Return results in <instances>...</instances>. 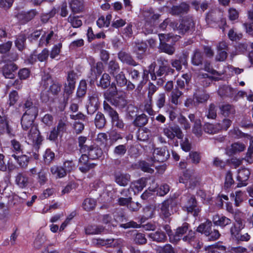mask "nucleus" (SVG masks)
I'll list each match as a JSON object with an SVG mask.
<instances>
[{
  "instance_id": "obj_1",
  "label": "nucleus",
  "mask_w": 253,
  "mask_h": 253,
  "mask_svg": "<svg viewBox=\"0 0 253 253\" xmlns=\"http://www.w3.org/2000/svg\"><path fill=\"white\" fill-rule=\"evenodd\" d=\"M38 114V109L33 107L25 111L21 119V125L23 130L28 131L27 139L29 143L39 144L42 141L37 126L33 124L34 120Z\"/></svg>"
},
{
  "instance_id": "obj_2",
  "label": "nucleus",
  "mask_w": 253,
  "mask_h": 253,
  "mask_svg": "<svg viewBox=\"0 0 253 253\" xmlns=\"http://www.w3.org/2000/svg\"><path fill=\"white\" fill-rule=\"evenodd\" d=\"M42 84L45 88H47L49 85L48 89L49 94L52 95L57 94L61 90V85L58 83L52 82L49 75L42 77ZM45 92L44 91H42L41 95V99L44 102H46L48 100L49 97V94H45Z\"/></svg>"
},
{
  "instance_id": "obj_3",
  "label": "nucleus",
  "mask_w": 253,
  "mask_h": 253,
  "mask_svg": "<svg viewBox=\"0 0 253 253\" xmlns=\"http://www.w3.org/2000/svg\"><path fill=\"white\" fill-rule=\"evenodd\" d=\"M189 225L187 223H184L181 226L177 228L175 234L173 235V242L179 241L185 234H187L183 237V240L185 242H190L195 237V232L189 228Z\"/></svg>"
},
{
  "instance_id": "obj_4",
  "label": "nucleus",
  "mask_w": 253,
  "mask_h": 253,
  "mask_svg": "<svg viewBox=\"0 0 253 253\" xmlns=\"http://www.w3.org/2000/svg\"><path fill=\"white\" fill-rule=\"evenodd\" d=\"M146 23L144 25V29L148 33H151L153 32L152 27L155 22L160 17V14L155 13L152 8L146 9L142 12Z\"/></svg>"
},
{
  "instance_id": "obj_5",
  "label": "nucleus",
  "mask_w": 253,
  "mask_h": 253,
  "mask_svg": "<svg viewBox=\"0 0 253 253\" xmlns=\"http://www.w3.org/2000/svg\"><path fill=\"white\" fill-rule=\"evenodd\" d=\"M182 201L184 203L183 208L184 211L191 213L195 216L198 215L200 210L197 206V202L193 196L189 195L183 197Z\"/></svg>"
},
{
  "instance_id": "obj_6",
  "label": "nucleus",
  "mask_w": 253,
  "mask_h": 253,
  "mask_svg": "<svg viewBox=\"0 0 253 253\" xmlns=\"http://www.w3.org/2000/svg\"><path fill=\"white\" fill-rule=\"evenodd\" d=\"M175 205V202L172 199L164 201L160 205V216L163 218H169L173 213L172 208Z\"/></svg>"
},
{
  "instance_id": "obj_7",
  "label": "nucleus",
  "mask_w": 253,
  "mask_h": 253,
  "mask_svg": "<svg viewBox=\"0 0 253 253\" xmlns=\"http://www.w3.org/2000/svg\"><path fill=\"white\" fill-rule=\"evenodd\" d=\"M104 109L105 112L107 113L112 119L113 125L119 128H122L124 126L123 121L120 119L117 112L114 110L107 103H104Z\"/></svg>"
},
{
  "instance_id": "obj_8",
  "label": "nucleus",
  "mask_w": 253,
  "mask_h": 253,
  "mask_svg": "<svg viewBox=\"0 0 253 253\" xmlns=\"http://www.w3.org/2000/svg\"><path fill=\"white\" fill-rule=\"evenodd\" d=\"M179 182L189 184L190 188H193L198 184V180L195 173L191 170H186L180 178Z\"/></svg>"
},
{
  "instance_id": "obj_9",
  "label": "nucleus",
  "mask_w": 253,
  "mask_h": 253,
  "mask_svg": "<svg viewBox=\"0 0 253 253\" xmlns=\"http://www.w3.org/2000/svg\"><path fill=\"white\" fill-rule=\"evenodd\" d=\"M163 133L170 139H173L175 136L178 139H181L183 136L180 128L177 126L164 128Z\"/></svg>"
},
{
  "instance_id": "obj_10",
  "label": "nucleus",
  "mask_w": 253,
  "mask_h": 253,
  "mask_svg": "<svg viewBox=\"0 0 253 253\" xmlns=\"http://www.w3.org/2000/svg\"><path fill=\"white\" fill-rule=\"evenodd\" d=\"M153 155V161L159 162L166 161L169 157V153L166 147L155 149Z\"/></svg>"
},
{
  "instance_id": "obj_11",
  "label": "nucleus",
  "mask_w": 253,
  "mask_h": 253,
  "mask_svg": "<svg viewBox=\"0 0 253 253\" xmlns=\"http://www.w3.org/2000/svg\"><path fill=\"white\" fill-rule=\"evenodd\" d=\"M250 175V171L249 169L243 168L239 170L237 179L238 181L237 187H241L246 186L247 184V181Z\"/></svg>"
},
{
  "instance_id": "obj_12",
  "label": "nucleus",
  "mask_w": 253,
  "mask_h": 253,
  "mask_svg": "<svg viewBox=\"0 0 253 253\" xmlns=\"http://www.w3.org/2000/svg\"><path fill=\"white\" fill-rule=\"evenodd\" d=\"M246 148V145L245 143L238 141L233 143L227 148L226 153L229 156H231L244 151Z\"/></svg>"
},
{
  "instance_id": "obj_13",
  "label": "nucleus",
  "mask_w": 253,
  "mask_h": 253,
  "mask_svg": "<svg viewBox=\"0 0 253 253\" xmlns=\"http://www.w3.org/2000/svg\"><path fill=\"white\" fill-rule=\"evenodd\" d=\"M194 23L192 18H187L184 19L181 23L176 28V30L179 33H184L188 31L191 30L194 27Z\"/></svg>"
},
{
  "instance_id": "obj_14",
  "label": "nucleus",
  "mask_w": 253,
  "mask_h": 253,
  "mask_svg": "<svg viewBox=\"0 0 253 253\" xmlns=\"http://www.w3.org/2000/svg\"><path fill=\"white\" fill-rule=\"evenodd\" d=\"M17 69V67L14 63L9 62L3 66L2 73L6 78L13 79L15 76L14 73Z\"/></svg>"
},
{
  "instance_id": "obj_15",
  "label": "nucleus",
  "mask_w": 253,
  "mask_h": 253,
  "mask_svg": "<svg viewBox=\"0 0 253 253\" xmlns=\"http://www.w3.org/2000/svg\"><path fill=\"white\" fill-rule=\"evenodd\" d=\"M212 221L214 225L224 228L231 223V220L225 216L216 214L213 216Z\"/></svg>"
},
{
  "instance_id": "obj_16",
  "label": "nucleus",
  "mask_w": 253,
  "mask_h": 253,
  "mask_svg": "<svg viewBox=\"0 0 253 253\" xmlns=\"http://www.w3.org/2000/svg\"><path fill=\"white\" fill-rule=\"evenodd\" d=\"M88 156L83 154L79 159V169L83 172H87L94 167L93 164L88 163Z\"/></svg>"
},
{
  "instance_id": "obj_17",
  "label": "nucleus",
  "mask_w": 253,
  "mask_h": 253,
  "mask_svg": "<svg viewBox=\"0 0 253 253\" xmlns=\"http://www.w3.org/2000/svg\"><path fill=\"white\" fill-rule=\"evenodd\" d=\"M37 12L35 10H31L29 12L22 11L17 15L18 19L22 23H25L32 19L36 15Z\"/></svg>"
},
{
  "instance_id": "obj_18",
  "label": "nucleus",
  "mask_w": 253,
  "mask_h": 253,
  "mask_svg": "<svg viewBox=\"0 0 253 253\" xmlns=\"http://www.w3.org/2000/svg\"><path fill=\"white\" fill-rule=\"evenodd\" d=\"M209 98L208 94L205 92H197L194 94L193 97V103L194 105L198 106L201 103H205Z\"/></svg>"
},
{
  "instance_id": "obj_19",
  "label": "nucleus",
  "mask_w": 253,
  "mask_h": 253,
  "mask_svg": "<svg viewBox=\"0 0 253 253\" xmlns=\"http://www.w3.org/2000/svg\"><path fill=\"white\" fill-rule=\"evenodd\" d=\"M146 180L145 178L140 179L131 183L130 189L134 192V194L139 193L146 186Z\"/></svg>"
},
{
  "instance_id": "obj_20",
  "label": "nucleus",
  "mask_w": 253,
  "mask_h": 253,
  "mask_svg": "<svg viewBox=\"0 0 253 253\" xmlns=\"http://www.w3.org/2000/svg\"><path fill=\"white\" fill-rule=\"evenodd\" d=\"M148 236L153 241L157 242H164L167 239L165 233L160 230L149 234Z\"/></svg>"
},
{
  "instance_id": "obj_21",
  "label": "nucleus",
  "mask_w": 253,
  "mask_h": 253,
  "mask_svg": "<svg viewBox=\"0 0 253 253\" xmlns=\"http://www.w3.org/2000/svg\"><path fill=\"white\" fill-rule=\"evenodd\" d=\"M189 9V6L186 3H182L178 6H173L171 7L170 13L172 15H178L179 14L187 12Z\"/></svg>"
},
{
  "instance_id": "obj_22",
  "label": "nucleus",
  "mask_w": 253,
  "mask_h": 253,
  "mask_svg": "<svg viewBox=\"0 0 253 253\" xmlns=\"http://www.w3.org/2000/svg\"><path fill=\"white\" fill-rule=\"evenodd\" d=\"M118 57L122 62L128 65L132 66H136L137 65L130 55L125 52H120L118 54Z\"/></svg>"
},
{
  "instance_id": "obj_23",
  "label": "nucleus",
  "mask_w": 253,
  "mask_h": 253,
  "mask_svg": "<svg viewBox=\"0 0 253 253\" xmlns=\"http://www.w3.org/2000/svg\"><path fill=\"white\" fill-rule=\"evenodd\" d=\"M16 184L20 188L27 187L29 184V178L23 173H18L15 178Z\"/></svg>"
},
{
  "instance_id": "obj_24",
  "label": "nucleus",
  "mask_w": 253,
  "mask_h": 253,
  "mask_svg": "<svg viewBox=\"0 0 253 253\" xmlns=\"http://www.w3.org/2000/svg\"><path fill=\"white\" fill-rule=\"evenodd\" d=\"M50 172L57 178L64 177L67 174L63 167H58L56 166H53L50 168Z\"/></svg>"
},
{
  "instance_id": "obj_25",
  "label": "nucleus",
  "mask_w": 253,
  "mask_h": 253,
  "mask_svg": "<svg viewBox=\"0 0 253 253\" xmlns=\"http://www.w3.org/2000/svg\"><path fill=\"white\" fill-rule=\"evenodd\" d=\"M187 64V57L185 55L180 56L178 59H175L171 61L172 66L175 68L177 71H179L181 69L182 65L186 66Z\"/></svg>"
},
{
  "instance_id": "obj_26",
  "label": "nucleus",
  "mask_w": 253,
  "mask_h": 253,
  "mask_svg": "<svg viewBox=\"0 0 253 253\" xmlns=\"http://www.w3.org/2000/svg\"><path fill=\"white\" fill-rule=\"evenodd\" d=\"M130 179V177L128 174L117 173L115 176V181L120 185L125 186H126Z\"/></svg>"
},
{
  "instance_id": "obj_27",
  "label": "nucleus",
  "mask_w": 253,
  "mask_h": 253,
  "mask_svg": "<svg viewBox=\"0 0 253 253\" xmlns=\"http://www.w3.org/2000/svg\"><path fill=\"white\" fill-rule=\"evenodd\" d=\"M205 132L209 134H214L218 133L221 130L220 123H217L215 125L211 124H206L204 126Z\"/></svg>"
},
{
  "instance_id": "obj_28",
  "label": "nucleus",
  "mask_w": 253,
  "mask_h": 253,
  "mask_svg": "<svg viewBox=\"0 0 253 253\" xmlns=\"http://www.w3.org/2000/svg\"><path fill=\"white\" fill-rule=\"evenodd\" d=\"M212 223L211 221L207 220L205 223L200 224L197 228V231L204 233L206 235L209 234L211 231Z\"/></svg>"
},
{
  "instance_id": "obj_29",
  "label": "nucleus",
  "mask_w": 253,
  "mask_h": 253,
  "mask_svg": "<svg viewBox=\"0 0 253 253\" xmlns=\"http://www.w3.org/2000/svg\"><path fill=\"white\" fill-rule=\"evenodd\" d=\"M86 150L88 151V157L91 159H97L102 154V150L97 146L90 148L88 147Z\"/></svg>"
},
{
  "instance_id": "obj_30",
  "label": "nucleus",
  "mask_w": 253,
  "mask_h": 253,
  "mask_svg": "<svg viewBox=\"0 0 253 253\" xmlns=\"http://www.w3.org/2000/svg\"><path fill=\"white\" fill-rule=\"evenodd\" d=\"M112 16L110 14L100 16L96 21V24L99 28L108 27L110 23Z\"/></svg>"
},
{
  "instance_id": "obj_31",
  "label": "nucleus",
  "mask_w": 253,
  "mask_h": 253,
  "mask_svg": "<svg viewBox=\"0 0 253 253\" xmlns=\"http://www.w3.org/2000/svg\"><path fill=\"white\" fill-rule=\"evenodd\" d=\"M104 230L101 226L89 225L85 229V233L88 235L98 234L103 232Z\"/></svg>"
},
{
  "instance_id": "obj_32",
  "label": "nucleus",
  "mask_w": 253,
  "mask_h": 253,
  "mask_svg": "<svg viewBox=\"0 0 253 253\" xmlns=\"http://www.w3.org/2000/svg\"><path fill=\"white\" fill-rule=\"evenodd\" d=\"M5 132L10 134L11 132L10 129L5 117L0 115V133L2 134Z\"/></svg>"
},
{
  "instance_id": "obj_33",
  "label": "nucleus",
  "mask_w": 253,
  "mask_h": 253,
  "mask_svg": "<svg viewBox=\"0 0 253 253\" xmlns=\"http://www.w3.org/2000/svg\"><path fill=\"white\" fill-rule=\"evenodd\" d=\"M114 77L115 79L116 84L118 86H124L127 83V80L126 78L125 74L123 72H121L119 74L114 76Z\"/></svg>"
},
{
  "instance_id": "obj_34",
  "label": "nucleus",
  "mask_w": 253,
  "mask_h": 253,
  "mask_svg": "<svg viewBox=\"0 0 253 253\" xmlns=\"http://www.w3.org/2000/svg\"><path fill=\"white\" fill-rule=\"evenodd\" d=\"M70 7L74 12H79L84 9L83 2L79 0H73L70 3Z\"/></svg>"
},
{
  "instance_id": "obj_35",
  "label": "nucleus",
  "mask_w": 253,
  "mask_h": 253,
  "mask_svg": "<svg viewBox=\"0 0 253 253\" xmlns=\"http://www.w3.org/2000/svg\"><path fill=\"white\" fill-rule=\"evenodd\" d=\"M11 157L15 159L20 166L25 167L27 166L29 162V158L27 156L22 155L21 156H17L13 154L11 155Z\"/></svg>"
},
{
  "instance_id": "obj_36",
  "label": "nucleus",
  "mask_w": 253,
  "mask_h": 253,
  "mask_svg": "<svg viewBox=\"0 0 253 253\" xmlns=\"http://www.w3.org/2000/svg\"><path fill=\"white\" fill-rule=\"evenodd\" d=\"M95 124L97 127L103 128L106 124V120L104 116L101 113H98L95 118Z\"/></svg>"
},
{
  "instance_id": "obj_37",
  "label": "nucleus",
  "mask_w": 253,
  "mask_h": 253,
  "mask_svg": "<svg viewBox=\"0 0 253 253\" xmlns=\"http://www.w3.org/2000/svg\"><path fill=\"white\" fill-rule=\"evenodd\" d=\"M177 23H176L173 21H171L169 18H167L160 24L159 28L162 30H164L166 29L168 26L169 25V28H171L175 31L177 28Z\"/></svg>"
},
{
  "instance_id": "obj_38",
  "label": "nucleus",
  "mask_w": 253,
  "mask_h": 253,
  "mask_svg": "<svg viewBox=\"0 0 253 253\" xmlns=\"http://www.w3.org/2000/svg\"><path fill=\"white\" fill-rule=\"evenodd\" d=\"M148 122L147 116L144 114L138 116L133 122V124L137 126H142Z\"/></svg>"
},
{
  "instance_id": "obj_39",
  "label": "nucleus",
  "mask_w": 253,
  "mask_h": 253,
  "mask_svg": "<svg viewBox=\"0 0 253 253\" xmlns=\"http://www.w3.org/2000/svg\"><path fill=\"white\" fill-rule=\"evenodd\" d=\"M95 201L91 198H87L85 199L83 203V207L86 211L93 210L95 208Z\"/></svg>"
},
{
  "instance_id": "obj_40",
  "label": "nucleus",
  "mask_w": 253,
  "mask_h": 253,
  "mask_svg": "<svg viewBox=\"0 0 253 253\" xmlns=\"http://www.w3.org/2000/svg\"><path fill=\"white\" fill-rule=\"evenodd\" d=\"M221 114L224 116H229L231 114H234L235 112L234 108L229 104H225L220 107Z\"/></svg>"
},
{
  "instance_id": "obj_41",
  "label": "nucleus",
  "mask_w": 253,
  "mask_h": 253,
  "mask_svg": "<svg viewBox=\"0 0 253 253\" xmlns=\"http://www.w3.org/2000/svg\"><path fill=\"white\" fill-rule=\"evenodd\" d=\"M155 69V64H151L149 66V70H144L143 74L142 75V78L144 80H147L148 78V76L149 73L151 74V79L153 81L156 80V76L155 75V73H154Z\"/></svg>"
},
{
  "instance_id": "obj_42",
  "label": "nucleus",
  "mask_w": 253,
  "mask_h": 253,
  "mask_svg": "<svg viewBox=\"0 0 253 253\" xmlns=\"http://www.w3.org/2000/svg\"><path fill=\"white\" fill-rule=\"evenodd\" d=\"M159 48L162 52L169 55L173 54L175 51V48L173 46L166 43H160Z\"/></svg>"
},
{
  "instance_id": "obj_43",
  "label": "nucleus",
  "mask_w": 253,
  "mask_h": 253,
  "mask_svg": "<svg viewBox=\"0 0 253 253\" xmlns=\"http://www.w3.org/2000/svg\"><path fill=\"white\" fill-rule=\"evenodd\" d=\"M233 89L228 86H223L220 87L218 90V94L221 96H228L233 94Z\"/></svg>"
},
{
  "instance_id": "obj_44",
  "label": "nucleus",
  "mask_w": 253,
  "mask_h": 253,
  "mask_svg": "<svg viewBox=\"0 0 253 253\" xmlns=\"http://www.w3.org/2000/svg\"><path fill=\"white\" fill-rule=\"evenodd\" d=\"M68 20L74 28H78L82 25V20L78 16L70 15Z\"/></svg>"
},
{
  "instance_id": "obj_45",
  "label": "nucleus",
  "mask_w": 253,
  "mask_h": 253,
  "mask_svg": "<svg viewBox=\"0 0 253 253\" xmlns=\"http://www.w3.org/2000/svg\"><path fill=\"white\" fill-rule=\"evenodd\" d=\"M54 35V32L50 31L47 34H44L42 36L40 41V45H42L43 44L47 45Z\"/></svg>"
},
{
  "instance_id": "obj_46",
  "label": "nucleus",
  "mask_w": 253,
  "mask_h": 253,
  "mask_svg": "<svg viewBox=\"0 0 253 253\" xmlns=\"http://www.w3.org/2000/svg\"><path fill=\"white\" fill-rule=\"evenodd\" d=\"M247 138L250 139V145L248 148V151L247 153V160L248 162L251 163L253 162V159L252 158V155H253V137L250 135H247Z\"/></svg>"
},
{
  "instance_id": "obj_47",
  "label": "nucleus",
  "mask_w": 253,
  "mask_h": 253,
  "mask_svg": "<svg viewBox=\"0 0 253 253\" xmlns=\"http://www.w3.org/2000/svg\"><path fill=\"white\" fill-rule=\"evenodd\" d=\"M26 39V38L25 35H20L18 36L15 42V45L19 50H22L24 49Z\"/></svg>"
},
{
  "instance_id": "obj_48",
  "label": "nucleus",
  "mask_w": 253,
  "mask_h": 253,
  "mask_svg": "<svg viewBox=\"0 0 253 253\" xmlns=\"http://www.w3.org/2000/svg\"><path fill=\"white\" fill-rule=\"evenodd\" d=\"M110 84V77L109 74L104 73L100 79L99 85L103 88H107Z\"/></svg>"
},
{
  "instance_id": "obj_49",
  "label": "nucleus",
  "mask_w": 253,
  "mask_h": 253,
  "mask_svg": "<svg viewBox=\"0 0 253 253\" xmlns=\"http://www.w3.org/2000/svg\"><path fill=\"white\" fill-rule=\"evenodd\" d=\"M47 172L43 169H41L38 172V181L41 185H44L47 181Z\"/></svg>"
},
{
  "instance_id": "obj_50",
  "label": "nucleus",
  "mask_w": 253,
  "mask_h": 253,
  "mask_svg": "<svg viewBox=\"0 0 253 253\" xmlns=\"http://www.w3.org/2000/svg\"><path fill=\"white\" fill-rule=\"evenodd\" d=\"M120 67L118 63L115 61H110L109 63V70L113 76L116 75L119 71Z\"/></svg>"
},
{
  "instance_id": "obj_51",
  "label": "nucleus",
  "mask_w": 253,
  "mask_h": 253,
  "mask_svg": "<svg viewBox=\"0 0 253 253\" xmlns=\"http://www.w3.org/2000/svg\"><path fill=\"white\" fill-rule=\"evenodd\" d=\"M182 94V92L178 89H175L172 91L170 95L171 102L175 105H177L179 98Z\"/></svg>"
},
{
  "instance_id": "obj_52",
  "label": "nucleus",
  "mask_w": 253,
  "mask_h": 253,
  "mask_svg": "<svg viewBox=\"0 0 253 253\" xmlns=\"http://www.w3.org/2000/svg\"><path fill=\"white\" fill-rule=\"evenodd\" d=\"M113 241L111 239H93L92 241V244L96 246H108L111 245Z\"/></svg>"
},
{
  "instance_id": "obj_53",
  "label": "nucleus",
  "mask_w": 253,
  "mask_h": 253,
  "mask_svg": "<svg viewBox=\"0 0 253 253\" xmlns=\"http://www.w3.org/2000/svg\"><path fill=\"white\" fill-rule=\"evenodd\" d=\"M158 253H174V250L169 244H167L164 246H159L157 249Z\"/></svg>"
},
{
  "instance_id": "obj_54",
  "label": "nucleus",
  "mask_w": 253,
  "mask_h": 253,
  "mask_svg": "<svg viewBox=\"0 0 253 253\" xmlns=\"http://www.w3.org/2000/svg\"><path fill=\"white\" fill-rule=\"evenodd\" d=\"M86 91V83L85 81H81L78 88L77 95L78 97L84 95Z\"/></svg>"
},
{
  "instance_id": "obj_55",
  "label": "nucleus",
  "mask_w": 253,
  "mask_h": 253,
  "mask_svg": "<svg viewBox=\"0 0 253 253\" xmlns=\"http://www.w3.org/2000/svg\"><path fill=\"white\" fill-rule=\"evenodd\" d=\"M166 102V94L165 93H160L158 94L156 98V105L159 108L163 107Z\"/></svg>"
},
{
  "instance_id": "obj_56",
  "label": "nucleus",
  "mask_w": 253,
  "mask_h": 253,
  "mask_svg": "<svg viewBox=\"0 0 253 253\" xmlns=\"http://www.w3.org/2000/svg\"><path fill=\"white\" fill-rule=\"evenodd\" d=\"M62 46V43H59L55 45L52 47L50 54V57L51 58L54 59L59 54Z\"/></svg>"
},
{
  "instance_id": "obj_57",
  "label": "nucleus",
  "mask_w": 253,
  "mask_h": 253,
  "mask_svg": "<svg viewBox=\"0 0 253 253\" xmlns=\"http://www.w3.org/2000/svg\"><path fill=\"white\" fill-rule=\"evenodd\" d=\"M126 151V147L125 145H119L116 146L114 150V153L118 156L122 157L125 155Z\"/></svg>"
},
{
  "instance_id": "obj_58",
  "label": "nucleus",
  "mask_w": 253,
  "mask_h": 253,
  "mask_svg": "<svg viewBox=\"0 0 253 253\" xmlns=\"http://www.w3.org/2000/svg\"><path fill=\"white\" fill-rule=\"evenodd\" d=\"M62 167L67 173L70 172L75 169V165L72 160L64 161Z\"/></svg>"
},
{
  "instance_id": "obj_59",
  "label": "nucleus",
  "mask_w": 253,
  "mask_h": 253,
  "mask_svg": "<svg viewBox=\"0 0 253 253\" xmlns=\"http://www.w3.org/2000/svg\"><path fill=\"white\" fill-rule=\"evenodd\" d=\"M167 112L169 115V118L170 120L173 121L177 116V108L171 105L168 106Z\"/></svg>"
},
{
  "instance_id": "obj_60",
  "label": "nucleus",
  "mask_w": 253,
  "mask_h": 253,
  "mask_svg": "<svg viewBox=\"0 0 253 253\" xmlns=\"http://www.w3.org/2000/svg\"><path fill=\"white\" fill-rule=\"evenodd\" d=\"M202 61V56L201 53L198 50H196L192 57V63L195 65L198 66L201 64Z\"/></svg>"
},
{
  "instance_id": "obj_61",
  "label": "nucleus",
  "mask_w": 253,
  "mask_h": 253,
  "mask_svg": "<svg viewBox=\"0 0 253 253\" xmlns=\"http://www.w3.org/2000/svg\"><path fill=\"white\" fill-rule=\"evenodd\" d=\"M54 128L56 129L60 135H62L66 130V124L65 122L61 120L59 121L56 127H55Z\"/></svg>"
},
{
  "instance_id": "obj_62",
  "label": "nucleus",
  "mask_w": 253,
  "mask_h": 253,
  "mask_svg": "<svg viewBox=\"0 0 253 253\" xmlns=\"http://www.w3.org/2000/svg\"><path fill=\"white\" fill-rule=\"evenodd\" d=\"M134 242L137 244H144L147 242L145 235L141 233H137L134 238Z\"/></svg>"
},
{
  "instance_id": "obj_63",
  "label": "nucleus",
  "mask_w": 253,
  "mask_h": 253,
  "mask_svg": "<svg viewBox=\"0 0 253 253\" xmlns=\"http://www.w3.org/2000/svg\"><path fill=\"white\" fill-rule=\"evenodd\" d=\"M241 230V228L238 227L236 224H234L231 227L230 230L232 238L236 240L237 238H238Z\"/></svg>"
},
{
  "instance_id": "obj_64",
  "label": "nucleus",
  "mask_w": 253,
  "mask_h": 253,
  "mask_svg": "<svg viewBox=\"0 0 253 253\" xmlns=\"http://www.w3.org/2000/svg\"><path fill=\"white\" fill-rule=\"evenodd\" d=\"M234 183V180L232 178V174L230 171L226 173L225 179L224 187L228 188Z\"/></svg>"
}]
</instances>
